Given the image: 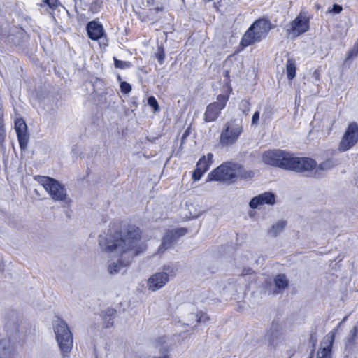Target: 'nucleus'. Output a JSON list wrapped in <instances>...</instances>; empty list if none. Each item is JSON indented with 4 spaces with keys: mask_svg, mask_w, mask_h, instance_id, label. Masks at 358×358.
I'll return each instance as SVG.
<instances>
[{
    "mask_svg": "<svg viewBox=\"0 0 358 358\" xmlns=\"http://www.w3.org/2000/svg\"><path fill=\"white\" fill-rule=\"evenodd\" d=\"M148 104L153 108L154 112L159 110V106L154 96H150L148 99Z\"/></svg>",
    "mask_w": 358,
    "mask_h": 358,
    "instance_id": "obj_27",
    "label": "nucleus"
},
{
    "mask_svg": "<svg viewBox=\"0 0 358 358\" xmlns=\"http://www.w3.org/2000/svg\"><path fill=\"white\" fill-rule=\"evenodd\" d=\"M155 57L160 64L163 63V62L164 60L165 55H164V49L162 47L158 48L157 51L155 53Z\"/></svg>",
    "mask_w": 358,
    "mask_h": 358,
    "instance_id": "obj_29",
    "label": "nucleus"
},
{
    "mask_svg": "<svg viewBox=\"0 0 358 358\" xmlns=\"http://www.w3.org/2000/svg\"><path fill=\"white\" fill-rule=\"evenodd\" d=\"M175 240L176 237L174 233H172L171 231H166L163 237L162 244L159 248V252L162 253L166 250L170 248Z\"/></svg>",
    "mask_w": 358,
    "mask_h": 358,
    "instance_id": "obj_18",
    "label": "nucleus"
},
{
    "mask_svg": "<svg viewBox=\"0 0 358 358\" xmlns=\"http://www.w3.org/2000/svg\"><path fill=\"white\" fill-rule=\"evenodd\" d=\"M87 31L89 38L94 41L99 40L104 34L102 24L96 21H91L87 24Z\"/></svg>",
    "mask_w": 358,
    "mask_h": 358,
    "instance_id": "obj_16",
    "label": "nucleus"
},
{
    "mask_svg": "<svg viewBox=\"0 0 358 358\" xmlns=\"http://www.w3.org/2000/svg\"><path fill=\"white\" fill-rule=\"evenodd\" d=\"M228 101V96L220 94L217 98V101L208 106L205 113L206 122L215 121L219 116L220 111L225 107Z\"/></svg>",
    "mask_w": 358,
    "mask_h": 358,
    "instance_id": "obj_12",
    "label": "nucleus"
},
{
    "mask_svg": "<svg viewBox=\"0 0 358 358\" xmlns=\"http://www.w3.org/2000/svg\"><path fill=\"white\" fill-rule=\"evenodd\" d=\"M120 89L122 93L129 94L131 90V86L129 83L122 81L120 83Z\"/></svg>",
    "mask_w": 358,
    "mask_h": 358,
    "instance_id": "obj_30",
    "label": "nucleus"
},
{
    "mask_svg": "<svg viewBox=\"0 0 358 358\" xmlns=\"http://www.w3.org/2000/svg\"><path fill=\"white\" fill-rule=\"evenodd\" d=\"M242 132L241 121L234 120L227 122L220 134V145L223 147H228L234 144Z\"/></svg>",
    "mask_w": 358,
    "mask_h": 358,
    "instance_id": "obj_6",
    "label": "nucleus"
},
{
    "mask_svg": "<svg viewBox=\"0 0 358 358\" xmlns=\"http://www.w3.org/2000/svg\"><path fill=\"white\" fill-rule=\"evenodd\" d=\"M289 152L282 150H272L264 152L262 161L264 164L272 166L286 169Z\"/></svg>",
    "mask_w": 358,
    "mask_h": 358,
    "instance_id": "obj_9",
    "label": "nucleus"
},
{
    "mask_svg": "<svg viewBox=\"0 0 358 358\" xmlns=\"http://www.w3.org/2000/svg\"><path fill=\"white\" fill-rule=\"evenodd\" d=\"M275 203V195L271 192H264L257 196L253 197L250 203L249 206L251 208L255 209L259 206L264 204L273 205Z\"/></svg>",
    "mask_w": 358,
    "mask_h": 358,
    "instance_id": "obj_15",
    "label": "nucleus"
},
{
    "mask_svg": "<svg viewBox=\"0 0 358 358\" xmlns=\"http://www.w3.org/2000/svg\"><path fill=\"white\" fill-rule=\"evenodd\" d=\"M55 338L64 357L70 353L73 348V334L67 323L62 318L57 317L53 322Z\"/></svg>",
    "mask_w": 358,
    "mask_h": 358,
    "instance_id": "obj_2",
    "label": "nucleus"
},
{
    "mask_svg": "<svg viewBox=\"0 0 358 358\" xmlns=\"http://www.w3.org/2000/svg\"><path fill=\"white\" fill-rule=\"evenodd\" d=\"M343 8L340 5L334 4L332 7L331 12L338 14L342 11Z\"/></svg>",
    "mask_w": 358,
    "mask_h": 358,
    "instance_id": "obj_39",
    "label": "nucleus"
},
{
    "mask_svg": "<svg viewBox=\"0 0 358 358\" xmlns=\"http://www.w3.org/2000/svg\"><path fill=\"white\" fill-rule=\"evenodd\" d=\"M334 335H327L320 343V347L317 352L316 358H331L332 343Z\"/></svg>",
    "mask_w": 358,
    "mask_h": 358,
    "instance_id": "obj_14",
    "label": "nucleus"
},
{
    "mask_svg": "<svg viewBox=\"0 0 358 358\" xmlns=\"http://www.w3.org/2000/svg\"><path fill=\"white\" fill-rule=\"evenodd\" d=\"M213 155L208 153L206 156H203L197 162L196 166L205 173L209 169L213 164Z\"/></svg>",
    "mask_w": 358,
    "mask_h": 358,
    "instance_id": "obj_20",
    "label": "nucleus"
},
{
    "mask_svg": "<svg viewBox=\"0 0 358 358\" xmlns=\"http://www.w3.org/2000/svg\"><path fill=\"white\" fill-rule=\"evenodd\" d=\"M313 74H314V76H315L317 78H318V76H319V73H318L317 71H315L314 72V73H313Z\"/></svg>",
    "mask_w": 358,
    "mask_h": 358,
    "instance_id": "obj_44",
    "label": "nucleus"
},
{
    "mask_svg": "<svg viewBox=\"0 0 358 358\" xmlns=\"http://www.w3.org/2000/svg\"><path fill=\"white\" fill-rule=\"evenodd\" d=\"M101 248L107 252H113L118 257L116 262H109L108 271L110 275L117 274L127 267L135 256L144 250L141 243V231L134 225H129L120 231L110 229L107 234L99 238Z\"/></svg>",
    "mask_w": 358,
    "mask_h": 358,
    "instance_id": "obj_1",
    "label": "nucleus"
},
{
    "mask_svg": "<svg viewBox=\"0 0 358 358\" xmlns=\"http://www.w3.org/2000/svg\"><path fill=\"white\" fill-rule=\"evenodd\" d=\"M155 12L157 13H159V12H160V11H162V8H160V7H156V8H155Z\"/></svg>",
    "mask_w": 358,
    "mask_h": 358,
    "instance_id": "obj_42",
    "label": "nucleus"
},
{
    "mask_svg": "<svg viewBox=\"0 0 358 358\" xmlns=\"http://www.w3.org/2000/svg\"><path fill=\"white\" fill-rule=\"evenodd\" d=\"M188 135V131L187 130L185 131L183 136H182V141Z\"/></svg>",
    "mask_w": 358,
    "mask_h": 358,
    "instance_id": "obj_43",
    "label": "nucleus"
},
{
    "mask_svg": "<svg viewBox=\"0 0 358 358\" xmlns=\"http://www.w3.org/2000/svg\"><path fill=\"white\" fill-rule=\"evenodd\" d=\"M190 317L196 320V323L206 322L209 320L208 316L203 313H200L199 314L190 313Z\"/></svg>",
    "mask_w": 358,
    "mask_h": 358,
    "instance_id": "obj_23",
    "label": "nucleus"
},
{
    "mask_svg": "<svg viewBox=\"0 0 358 358\" xmlns=\"http://www.w3.org/2000/svg\"><path fill=\"white\" fill-rule=\"evenodd\" d=\"M310 358H311V357H310Z\"/></svg>",
    "mask_w": 358,
    "mask_h": 358,
    "instance_id": "obj_45",
    "label": "nucleus"
},
{
    "mask_svg": "<svg viewBox=\"0 0 358 358\" xmlns=\"http://www.w3.org/2000/svg\"><path fill=\"white\" fill-rule=\"evenodd\" d=\"M204 173V171H203L201 169L196 166V169L194 170L192 174V178L195 181L199 180Z\"/></svg>",
    "mask_w": 358,
    "mask_h": 358,
    "instance_id": "obj_34",
    "label": "nucleus"
},
{
    "mask_svg": "<svg viewBox=\"0 0 358 358\" xmlns=\"http://www.w3.org/2000/svg\"><path fill=\"white\" fill-rule=\"evenodd\" d=\"M310 29L309 18L305 13L300 14L285 27L288 36L296 38Z\"/></svg>",
    "mask_w": 358,
    "mask_h": 358,
    "instance_id": "obj_8",
    "label": "nucleus"
},
{
    "mask_svg": "<svg viewBox=\"0 0 358 358\" xmlns=\"http://www.w3.org/2000/svg\"><path fill=\"white\" fill-rule=\"evenodd\" d=\"M358 334V327L355 326L350 331V336H351V339L353 340L356 338Z\"/></svg>",
    "mask_w": 358,
    "mask_h": 358,
    "instance_id": "obj_38",
    "label": "nucleus"
},
{
    "mask_svg": "<svg viewBox=\"0 0 358 358\" xmlns=\"http://www.w3.org/2000/svg\"><path fill=\"white\" fill-rule=\"evenodd\" d=\"M173 273V269L164 267L162 272H157L151 275L147 281V287L150 291L155 292L164 287L169 280V273Z\"/></svg>",
    "mask_w": 358,
    "mask_h": 358,
    "instance_id": "obj_10",
    "label": "nucleus"
},
{
    "mask_svg": "<svg viewBox=\"0 0 358 358\" xmlns=\"http://www.w3.org/2000/svg\"><path fill=\"white\" fill-rule=\"evenodd\" d=\"M15 129L20 148L25 150L29 142V135L27 134V126L24 120L21 118L17 119L15 122Z\"/></svg>",
    "mask_w": 358,
    "mask_h": 358,
    "instance_id": "obj_13",
    "label": "nucleus"
},
{
    "mask_svg": "<svg viewBox=\"0 0 358 358\" xmlns=\"http://www.w3.org/2000/svg\"><path fill=\"white\" fill-rule=\"evenodd\" d=\"M115 66L118 69H125L131 66L129 62L119 60L114 58Z\"/></svg>",
    "mask_w": 358,
    "mask_h": 358,
    "instance_id": "obj_24",
    "label": "nucleus"
},
{
    "mask_svg": "<svg viewBox=\"0 0 358 358\" xmlns=\"http://www.w3.org/2000/svg\"><path fill=\"white\" fill-rule=\"evenodd\" d=\"M259 119V112L256 111L254 113L252 117V124L257 125L258 124Z\"/></svg>",
    "mask_w": 358,
    "mask_h": 358,
    "instance_id": "obj_37",
    "label": "nucleus"
},
{
    "mask_svg": "<svg viewBox=\"0 0 358 358\" xmlns=\"http://www.w3.org/2000/svg\"><path fill=\"white\" fill-rule=\"evenodd\" d=\"M286 224L287 223L285 221H279L276 222L275 224H273L271 229L268 230V234L272 237H276L283 231Z\"/></svg>",
    "mask_w": 358,
    "mask_h": 358,
    "instance_id": "obj_21",
    "label": "nucleus"
},
{
    "mask_svg": "<svg viewBox=\"0 0 358 358\" xmlns=\"http://www.w3.org/2000/svg\"><path fill=\"white\" fill-rule=\"evenodd\" d=\"M42 4L43 6H48L49 8L54 9L57 6V0H41Z\"/></svg>",
    "mask_w": 358,
    "mask_h": 358,
    "instance_id": "obj_32",
    "label": "nucleus"
},
{
    "mask_svg": "<svg viewBox=\"0 0 358 358\" xmlns=\"http://www.w3.org/2000/svg\"><path fill=\"white\" fill-rule=\"evenodd\" d=\"M274 283L275 289L273 293L276 294L280 293L288 286V280L285 275L279 274L275 277Z\"/></svg>",
    "mask_w": 358,
    "mask_h": 358,
    "instance_id": "obj_19",
    "label": "nucleus"
},
{
    "mask_svg": "<svg viewBox=\"0 0 358 358\" xmlns=\"http://www.w3.org/2000/svg\"><path fill=\"white\" fill-rule=\"evenodd\" d=\"M334 166V164L331 161H326L319 165L318 169L327 171L331 169Z\"/></svg>",
    "mask_w": 358,
    "mask_h": 358,
    "instance_id": "obj_31",
    "label": "nucleus"
},
{
    "mask_svg": "<svg viewBox=\"0 0 358 358\" xmlns=\"http://www.w3.org/2000/svg\"><path fill=\"white\" fill-rule=\"evenodd\" d=\"M286 72L287 78L292 80L296 76V64L295 61L292 59H289L286 64Z\"/></svg>",
    "mask_w": 358,
    "mask_h": 358,
    "instance_id": "obj_22",
    "label": "nucleus"
},
{
    "mask_svg": "<svg viewBox=\"0 0 358 358\" xmlns=\"http://www.w3.org/2000/svg\"><path fill=\"white\" fill-rule=\"evenodd\" d=\"M15 355L13 343L9 338L0 341V358H12Z\"/></svg>",
    "mask_w": 358,
    "mask_h": 358,
    "instance_id": "obj_17",
    "label": "nucleus"
},
{
    "mask_svg": "<svg viewBox=\"0 0 358 358\" xmlns=\"http://www.w3.org/2000/svg\"><path fill=\"white\" fill-rule=\"evenodd\" d=\"M196 322V320H194L192 317H190V314L188 315V322L187 323V325H192L194 322Z\"/></svg>",
    "mask_w": 358,
    "mask_h": 358,
    "instance_id": "obj_40",
    "label": "nucleus"
},
{
    "mask_svg": "<svg viewBox=\"0 0 358 358\" xmlns=\"http://www.w3.org/2000/svg\"><path fill=\"white\" fill-rule=\"evenodd\" d=\"M241 174L238 175V178H250L254 176V173L252 171H244L240 166Z\"/></svg>",
    "mask_w": 358,
    "mask_h": 358,
    "instance_id": "obj_33",
    "label": "nucleus"
},
{
    "mask_svg": "<svg viewBox=\"0 0 358 358\" xmlns=\"http://www.w3.org/2000/svg\"><path fill=\"white\" fill-rule=\"evenodd\" d=\"M317 162L308 157H297L289 152L285 170L300 173H310L316 168Z\"/></svg>",
    "mask_w": 358,
    "mask_h": 358,
    "instance_id": "obj_7",
    "label": "nucleus"
},
{
    "mask_svg": "<svg viewBox=\"0 0 358 358\" xmlns=\"http://www.w3.org/2000/svg\"><path fill=\"white\" fill-rule=\"evenodd\" d=\"M3 117V114L0 113V144L4 141L6 136Z\"/></svg>",
    "mask_w": 358,
    "mask_h": 358,
    "instance_id": "obj_26",
    "label": "nucleus"
},
{
    "mask_svg": "<svg viewBox=\"0 0 358 358\" xmlns=\"http://www.w3.org/2000/svg\"><path fill=\"white\" fill-rule=\"evenodd\" d=\"M35 179L43 187L52 199L65 203H70L71 200L68 197L64 185L59 181L52 178L42 176H36Z\"/></svg>",
    "mask_w": 358,
    "mask_h": 358,
    "instance_id": "obj_3",
    "label": "nucleus"
},
{
    "mask_svg": "<svg viewBox=\"0 0 358 358\" xmlns=\"http://www.w3.org/2000/svg\"><path fill=\"white\" fill-rule=\"evenodd\" d=\"M271 29L270 22L264 19L255 21L248 29L241 39V45L248 46L254 43L260 41Z\"/></svg>",
    "mask_w": 358,
    "mask_h": 358,
    "instance_id": "obj_5",
    "label": "nucleus"
},
{
    "mask_svg": "<svg viewBox=\"0 0 358 358\" xmlns=\"http://www.w3.org/2000/svg\"><path fill=\"white\" fill-rule=\"evenodd\" d=\"M241 174L240 165L231 162L221 164L208 175V181L234 182Z\"/></svg>",
    "mask_w": 358,
    "mask_h": 358,
    "instance_id": "obj_4",
    "label": "nucleus"
},
{
    "mask_svg": "<svg viewBox=\"0 0 358 358\" xmlns=\"http://www.w3.org/2000/svg\"><path fill=\"white\" fill-rule=\"evenodd\" d=\"M172 233H174V236L176 238L184 236L187 233V229L185 228L177 229L175 230H171Z\"/></svg>",
    "mask_w": 358,
    "mask_h": 358,
    "instance_id": "obj_35",
    "label": "nucleus"
},
{
    "mask_svg": "<svg viewBox=\"0 0 358 358\" xmlns=\"http://www.w3.org/2000/svg\"><path fill=\"white\" fill-rule=\"evenodd\" d=\"M155 0H146V3L148 6H151L154 4Z\"/></svg>",
    "mask_w": 358,
    "mask_h": 358,
    "instance_id": "obj_41",
    "label": "nucleus"
},
{
    "mask_svg": "<svg viewBox=\"0 0 358 358\" xmlns=\"http://www.w3.org/2000/svg\"><path fill=\"white\" fill-rule=\"evenodd\" d=\"M239 108L243 113H248L250 110V103L248 101L242 100L239 103Z\"/></svg>",
    "mask_w": 358,
    "mask_h": 358,
    "instance_id": "obj_28",
    "label": "nucleus"
},
{
    "mask_svg": "<svg viewBox=\"0 0 358 358\" xmlns=\"http://www.w3.org/2000/svg\"><path fill=\"white\" fill-rule=\"evenodd\" d=\"M358 142V126L353 122L349 124L341 142L338 149L341 152L350 150Z\"/></svg>",
    "mask_w": 358,
    "mask_h": 358,
    "instance_id": "obj_11",
    "label": "nucleus"
},
{
    "mask_svg": "<svg viewBox=\"0 0 358 358\" xmlns=\"http://www.w3.org/2000/svg\"><path fill=\"white\" fill-rule=\"evenodd\" d=\"M115 313V310H114L113 309H108L106 310V314H107V316L108 317V319L107 320L106 322H105V327L108 328L110 327H111L113 324V316Z\"/></svg>",
    "mask_w": 358,
    "mask_h": 358,
    "instance_id": "obj_25",
    "label": "nucleus"
},
{
    "mask_svg": "<svg viewBox=\"0 0 358 358\" xmlns=\"http://www.w3.org/2000/svg\"><path fill=\"white\" fill-rule=\"evenodd\" d=\"M358 55V45H355L354 48L348 52L347 59H349L353 57H357Z\"/></svg>",
    "mask_w": 358,
    "mask_h": 358,
    "instance_id": "obj_36",
    "label": "nucleus"
}]
</instances>
